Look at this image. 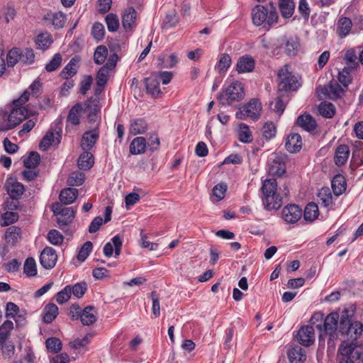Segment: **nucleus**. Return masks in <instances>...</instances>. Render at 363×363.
<instances>
[{"instance_id":"29","label":"nucleus","mask_w":363,"mask_h":363,"mask_svg":"<svg viewBox=\"0 0 363 363\" xmlns=\"http://www.w3.org/2000/svg\"><path fill=\"white\" fill-rule=\"evenodd\" d=\"M84 325H89L94 323L97 320V313L93 306H86L82 310L80 318Z\"/></svg>"},{"instance_id":"58","label":"nucleus","mask_w":363,"mask_h":363,"mask_svg":"<svg viewBox=\"0 0 363 363\" xmlns=\"http://www.w3.org/2000/svg\"><path fill=\"white\" fill-rule=\"evenodd\" d=\"M92 247L93 245L91 242L87 241L84 243L78 252L77 259L80 262H84L92 251Z\"/></svg>"},{"instance_id":"57","label":"nucleus","mask_w":363,"mask_h":363,"mask_svg":"<svg viewBox=\"0 0 363 363\" xmlns=\"http://www.w3.org/2000/svg\"><path fill=\"white\" fill-rule=\"evenodd\" d=\"M47 349L53 353L60 352L62 349V342L57 337H49L46 340Z\"/></svg>"},{"instance_id":"41","label":"nucleus","mask_w":363,"mask_h":363,"mask_svg":"<svg viewBox=\"0 0 363 363\" xmlns=\"http://www.w3.org/2000/svg\"><path fill=\"white\" fill-rule=\"evenodd\" d=\"M13 329V323L11 320H6L0 326V346L6 342L10 336L11 331Z\"/></svg>"},{"instance_id":"24","label":"nucleus","mask_w":363,"mask_h":363,"mask_svg":"<svg viewBox=\"0 0 363 363\" xmlns=\"http://www.w3.org/2000/svg\"><path fill=\"white\" fill-rule=\"evenodd\" d=\"M61 135L57 131H48L41 140L39 147L41 150H47L52 145H58Z\"/></svg>"},{"instance_id":"22","label":"nucleus","mask_w":363,"mask_h":363,"mask_svg":"<svg viewBox=\"0 0 363 363\" xmlns=\"http://www.w3.org/2000/svg\"><path fill=\"white\" fill-rule=\"evenodd\" d=\"M136 11L133 8L130 7L125 10L122 16V25L123 28L128 30H132L136 26Z\"/></svg>"},{"instance_id":"63","label":"nucleus","mask_w":363,"mask_h":363,"mask_svg":"<svg viewBox=\"0 0 363 363\" xmlns=\"http://www.w3.org/2000/svg\"><path fill=\"white\" fill-rule=\"evenodd\" d=\"M276 133L277 128L272 122H267L263 125L262 135L266 139H272L275 136Z\"/></svg>"},{"instance_id":"35","label":"nucleus","mask_w":363,"mask_h":363,"mask_svg":"<svg viewBox=\"0 0 363 363\" xmlns=\"http://www.w3.org/2000/svg\"><path fill=\"white\" fill-rule=\"evenodd\" d=\"M146 141L143 137H137L130 145V152L133 155H139L145 152L146 149Z\"/></svg>"},{"instance_id":"8","label":"nucleus","mask_w":363,"mask_h":363,"mask_svg":"<svg viewBox=\"0 0 363 363\" xmlns=\"http://www.w3.org/2000/svg\"><path fill=\"white\" fill-rule=\"evenodd\" d=\"M278 77L279 79V91H296L301 86L300 77L289 72L288 65H285L279 69Z\"/></svg>"},{"instance_id":"4","label":"nucleus","mask_w":363,"mask_h":363,"mask_svg":"<svg viewBox=\"0 0 363 363\" xmlns=\"http://www.w3.org/2000/svg\"><path fill=\"white\" fill-rule=\"evenodd\" d=\"M252 23L256 26H264L269 28L277 23L278 14L274 11H268V9L262 5H257L251 12Z\"/></svg>"},{"instance_id":"39","label":"nucleus","mask_w":363,"mask_h":363,"mask_svg":"<svg viewBox=\"0 0 363 363\" xmlns=\"http://www.w3.org/2000/svg\"><path fill=\"white\" fill-rule=\"evenodd\" d=\"M332 189L336 196L341 195L345 191V182L342 175H336L333 179Z\"/></svg>"},{"instance_id":"49","label":"nucleus","mask_w":363,"mask_h":363,"mask_svg":"<svg viewBox=\"0 0 363 363\" xmlns=\"http://www.w3.org/2000/svg\"><path fill=\"white\" fill-rule=\"evenodd\" d=\"M286 97L284 95L278 96L274 101L269 104L270 108L274 112L281 115L286 107V104L284 102V98Z\"/></svg>"},{"instance_id":"62","label":"nucleus","mask_w":363,"mask_h":363,"mask_svg":"<svg viewBox=\"0 0 363 363\" xmlns=\"http://www.w3.org/2000/svg\"><path fill=\"white\" fill-rule=\"evenodd\" d=\"M72 287L70 286H65L62 291H59L56 295V301L58 303L62 304L67 302L71 296Z\"/></svg>"},{"instance_id":"12","label":"nucleus","mask_w":363,"mask_h":363,"mask_svg":"<svg viewBox=\"0 0 363 363\" xmlns=\"http://www.w3.org/2000/svg\"><path fill=\"white\" fill-rule=\"evenodd\" d=\"M57 259L55 250L50 247H46L41 252L40 262L43 268L50 269L53 268Z\"/></svg>"},{"instance_id":"46","label":"nucleus","mask_w":363,"mask_h":363,"mask_svg":"<svg viewBox=\"0 0 363 363\" xmlns=\"http://www.w3.org/2000/svg\"><path fill=\"white\" fill-rule=\"evenodd\" d=\"M21 62V50L17 48H12L6 55V65L13 67L18 62Z\"/></svg>"},{"instance_id":"11","label":"nucleus","mask_w":363,"mask_h":363,"mask_svg":"<svg viewBox=\"0 0 363 363\" xmlns=\"http://www.w3.org/2000/svg\"><path fill=\"white\" fill-rule=\"evenodd\" d=\"M302 216L301 208L295 204L285 206L282 210V218L288 223H296Z\"/></svg>"},{"instance_id":"25","label":"nucleus","mask_w":363,"mask_h":363,"mask_svg":"<svg viewBox=\"0 0 363 363\" xmlns=\"http://www.w3.org/2000/svg\"><path fill=\"white\" fill-rule=\"evenodd\" d=\"M111 213L112 208L111 206H107L105 208L104 216L105 218H103L101 216H96L94 218L89 227V232L90 233H94L98 231L100 227L103 225V223H106L111 219Z\"/></svg>"},{"instance_id":"55","label":"nucleus","mask_w":363,"mask_h":363,"mask_svg":"<svg viewBox=\"0 0 363 363\" xmlns=\"http://www.w3.org/2000/svg\"><path fill=\"white\" fill-rule=\"evenodd\" d=\"M109 69L106 67H102L96 75V84L99 87L104 88L108 81Z\"/></svg>"},{"instance_id":"47","label":"nucleus","mask_w":363,"mask_h":363,"mask_svg":"<svg viewBox=\"0 0 363 363\" xmlns=\"http://www.w3.org/2000/svg\"><path fill=\"white\" fill-rule=\"evenodd\" d=\"M238 135L239 140L245 143H249L253 140V137L249 127L245 123L240 124Z\"/></svg>"},{"instance_id":"1","label":"nucleus","mask_w":363,"mask_h":363,"mask_svg":"<svg viewBox=\"0 0 363 363\" xmlns=\"http://www.w3.org/2000/svg\"><path fill=\"white\" fill-rule=\"evenodd\" d=\"M262 191L263 205L267 210H276L281 207L282 197L277 193V182L274 179L264 180Z\"/></svg>"},{"instance_id":"17","label":"nucleus","mask_w":363,"mask_h":363,"mask_svg":"<svg viewBox=\"0 0 363 363\" xmlns=\"http://www.w3.org/2000/svg\"><path fill=\"white\" fill-rule=\"evenodd\" d=\"M43 20L46 24H51L55 28L59 29L64 27L66 22V16L61 11L50 12L44 16Z\"/></svg>"},{"instance_id":"36","label":"nucleus","mask_w":363,"mask_h":363,"mask_svg":"<svg viewBox=\"0 0 363 363\" xmlns=\"http://www.w3.org/2000/svg\"><path fill=\"white\" fill-rule=\"evenodd\" d=\"M279 7L284 18H290L294 11L295 4L292 0H280Z\"/></svg>"},{"instance_id":"44","label":"nucleus","mask_w":363,"mask_h":363,"mask_svg":"<svg viewBox=\"0 0 363 363\" xmlns=\"http://www.w3.org/2000/svg\"><path fill=\"white\" fill-rule=\"evenodd\" d=\"M318 216V207L314 203H308L304 210L303 218L306 220L312 222L317 218Z\"/></svg>"},{"instance_id":"38","label":"nucleus","mask_w":363,"mask_h":363,"mask_svg":"<svg viewBox=\"0 0 363 363\" xmlns=\"http://www.w3.org/2000/svg\"><path fill=\"white\" fill-rule=\"evenodd\" d=\"M58 307L54 303H49L45 307L43 321L45 323H52L58 314Z\"/></svg>"},{"instance_id":"31","label":"nucleus","mask_w":363,"mask_h":363,"mask_svg":"<svg viewBox=\"0 0 363 363\" xmlns=\"http://www.w3.org/2000/svg\"><path fill=\"white\" fill-rule=\"evenodd\" d=\"M78 196V190L74 188H67L61 191L60 201L62 204L68 205L72 203Z\"/></svg>"},{"instance_id":"33","label":"nucleus","mask_w":363,"mask_h":363,"mask_svg":"<svg viewBox=\"0 0 363 363\" xmlns=\"http://www.w3.org/2000/svg\"><path fill=\"white\" fill-rule=\"evenodd\" d=\"M283 40V43L285 44V51L289 56H295L297 54L299 42L297 38L291 37L288 39L280 38Z\"/></svg>"},{"instance_id":"42","label":"nucleus","mask_w":363,"mask_h":363,"mask_svg":"<svg viewBox=\"0 0 363 363\" xmlns=\"http://www.w3.org/2000/svg\"><path fill=\"white\" fill-rule=\"evenodd\" d=\"M318 112L322 116L331 118L335 116V108L331 103L321 102L318 106Z\"/></svg>"},{"instance_id":"3","label":"nucleus","mask_w":363,"mask_h":363,"mask_svg":"<svg viewBox=\"0 0 363 363\" xmlns=\"http://www.w3.org/2000/svg\"><path fill=\"white\" fill-rule=\"evenodd\" d=\"M339 363H356L363 360V347L354 342L343 340L338 350Z\"/></svg>"},{"instance_id":"16","label":"nucleus","mask_w":363,"mask_h":363,"mask_svg":"<svg viewBox=\"0 0 363 363\" xmlns=\"http://www.w3.org/2000/svg\"><path fill=\"white\" fill-rule=\"evenodd\" d=\"M122 244L123 236L119 234L115 235L111 239V242H107L104 247V253L105 256L110 257L112 256L113 250L116 256H118L121 254Z\"/></svg>"},{"instance_id":"28","label":"nucleus","mask_w":363,"mask_h":363,"mask_svg":"<svg viewBox=\"0 0 363 363\" xmlns=\"http://www.w3.org/2000/svg\"><path fill=\"white\" fill-rule=\"evenodd\" d=\"M352 23L350 18L341 16L337 23V34L341 38L346 37L350 32Z\"/></svg>"},{"instance_id":"9","label":"nucleus","mask_w":363,"mask_h":363,"mask_svg":"<svg viewBox=\"0 0 363 363\" xmlns=\"http://www.w3.org/2000/svg\"><path fill=\"white\" fill-rule=\"evenodd\" d=\"M286 156L281 152L272 153L267 161L268 172L273 176L280 177L286 172Z\"/></svg>"},{"instance_id":"13","label":"nucleus","mask_w":363,"mask_h":363,"mask_svg":"<svg viewBox=\"0 0 363 363\" xmlns=\"http://www.w3.org/2000/svg\"><path fill=\"white\" fill-rule=\"evenodd\" d=\"M296 338L298 342L306 347L312 345L315 341V333L313 326L304 325L298 331Z\"/></svg>"},{"instance_id":"34","label":"nucleus","mask_w":363,"mask_h":363,"mask_svg":"<svg viewBox=\"0 0 363 363\" xmlns=\"http://www.w3.org/2000/svg\"><path fill=\"white\" fill-rule=\"evenodd\" d=\"M94 157L93 155L84 150V152L81 154L78 159V167L81 169L87 170L89 169L94 164Z\"/></svg>"},{"instance_id":"60","label":"nucleus","mask_w":363,"mask_h":363,"mask_svg":"<svg viewBox=\"0 0 363 363\" xmlns=\"http://www.w3.org/2000/svg\"><path fill=\"white\" fill-rule=\"evenodd\" d=\"M353 69H350V67H345L344 69L339 72L338 79L345 87H347L352 82L350 72Z\"/></svg>"},{"instance_id":"2","label":"nucleus","mask_w":363,"mask_h":363,"mask_svg":"<svg viewBox=\"0 0 363 363\" xmlns=\"http://www.w3.org/2000/svg\"><path fill=\"white\" fill-rule=\"evenodd\" d=\"M339 320V314L336 312H332L323 319V324H318L316 328L320 331L319 340L328 336V345L329 347H334L335 341L338 337L337 323Z\"/></svg>"},{"instance_id":"20","label":"nucleus","mask_w":363,"mask_h":363,"mask_svg":"<svg viewBox=\"0 0 363 363\" xmlns=\"http://www.w3.org/2000/svg\"><path fill=\"white\" fill-rule=\"evenodd\" d=\"M81 57L75 55L68 62V64L63 68L60 72V77L62 79H68L75 75L77 72Z\"/></svg>"},{"instance_id":"48","label":"nucleus","mask_w":363,"mask_h":363,"mask_svg":"<svg viewBox=\"0 0 363 363\" xmlns=\"http://www.w3.org/2000/svg\"><path fill=\"white\" fill-rule=\"evenodd\" d=\"M147 130V123L143 119H136L130 124V131L133 135L142 134Z\"/></svg>"},{"instance_id":"64","label":"nucleus","mask_w":363,"mask_h":363,"mask_svg":"<svg viewBox=\"0 0 363 363\" xmlns=\"http://www.w3.org/2000/svg\"><path fill=\"white\" fill-rule=\"evenodd\" d=\"M18 219V215L15 212L7 211L1 215V223L2 226L9 225Z\"/></svg>"},{"instance_id":"27","label":"nucleus","mask_w":363,"mask_h":363,"mask_svg":"<svg viewBox=\"0 0 363 363\" xmlns=\"http://www.w3.org/2000/svg\"><path fill=\"white\" fill-rule=\"evenodd\" d=\"M74 216L75 212L72 208H65L64 213L59 215L57 219L60 228L65 230L67 226L72 222Z\"/></svg>"},{"instance_id":"45","label":"nucleus","mask_w":363,"mask_h":363,"mask_svg":"<svg viewBox=\"0 0 363 363\" xmlns=\"http://www.w3.org/2000/svg\"><path fill=\"white\" fill-rule=\"evenodd\" d=\"M82 111V108L79 104L74 105L69 112L67 121L73 125H78L79 123V117Z\"/></svg>"},{"instance_id":"6","label":"nucleus","mask_w":363,"mask_h":363,"mask_svg":"<svg viewBox=\"0 0 363 363\" xmlns=\"http://www.w3.org/2000/svg\"><path fill=\"white\" fill-rule=\"evenodd\" d=\"M362 331L363 325L360 322H352L347 314L341 317L339 333L347 336V341L354 342L362 335Z\"/></svg>"},{"instance_id":"54","label":"nucleus","mask_w":363,"mask_h":363,"mask_svg":"<svg viewBox=\"0 0 363 363\" xmlns=\"http://www.w3.org/2000/svg\"><path fill=\"white\" fill-rule=\"evenodd\" d=\"M40 155L36 152H32L29 156L24 160L23 164L27 169L35 168L40 162Z\"/></svg>"},{"instance_id":"30","label":"nucleus","mask_w":363,"mask_h":363,"mask_svg":"<svg viewBox=\"0 0 363 363\" xmlns=\"http://www.w3.org/2000/svg\"><path fill=\"white\" fill-rule=\"evenodd\" d=\"M350 155V148L346 145L337 146L335 152L334 160L337 166L343 165L347 160Z\"/></svg>"},{"instance_id":"10","label":"nucleus","mask_w":363,"mask_h":363,"mask_svg":"<svg viewBox=\"0 0 363 363\" xmlns=\"http://www.w3.org/2000/svg\"><path fill=\"white\" fill-rule=\"evenodd\" d=\"M262 111V104L258 99H251L245 106L236 113V117L239 119H257Z\"/></svg>"},{"instance_id":"59","label":"nucleus","mask_w":363,"mask_h":363,"mask_svg":"<svg viewBox=\"0 0 363 363\" xmlns=\"http://www.w3.org/2000/svg\"><path fill=\"white\" fill-rule=\"evenodd\" d=\"M106 23L107 25L108 30L110 32H115L118 29L119 20L116 14H108L106 17Z\"/></svg>"},{"instance_id":"23","label":"nucleus","mask_w":363,"mask_h":363,"mask_svg":"<svg viewBox=\"0 0 363 363\" xmlns=\"http://www.w3.org/2000/svg\"><path fill=\"white\" fill-rule=\"evenodd\" d=\"M302 145L301 137L298 133H290L286 138L285 147L291 153L299 152Z\"/></svg>"},{"instance_id":"15","label":"nucleus","mask_w":363,"mask_h":363,"mask_svg":"<svg viewBox=\"0 0 363 363\" xmlns=\"http://www.w3.org/2000/svg\"><path fill=\"white\" fill-rule=\"evenodd\" d=\"M5 188L12 199H18L23 195L24 186L13 178H9L5 184Z\"/></svg>"},{"instance_id":"56","label":"nucleus","mask_w":363,"mask_h":363,"mask_svg":"<svg viewBox=\"0 0 363 363\" xmlns=\"http://www.w3.org/2000/svg\"><path fill=\"white\" fill-rule=\"evenodd\" d=\"M24 272L28 277H34L37 274L36 263L33 257H28L24 263Z\"/></svg>"},{"instance_id":"19","label":"nucleus","mask_w":363,"mask_h":363,"mask_svg":"<svg viewBox=\"0 0 363 363\" xmlns=\"http://www.w3.org/2000/svg\"><path fill=\"white\" fill-rule=\"evenodd\" d=\"M99 138V133L97 129L86 131L82 138V148L89 152L94 146Z\"/></svg>"},{"instance_id":"52","label":"nucleus","mask_w":363,"mask_h":363,"mask_svg":"<svg viewBox=\"0 0 363 363\" xmlns=\"http://www.w3.org/2000/svg\"><path fill=\"white\" fill-rule=\"evenodd\" d=\"M84 179L85 175L83 172H74L69 175L67 179V184L72 186H80L83 184Z\"/></svg>"},{"instance_id":"14","label":"nucleus","mask_w":363,"mask_h":363,"mask_svg":"<svg viewBox=\"0 0 363 363\" xmlns=\"http://www.w3.org/2000/svg\"><path fill=\"white\" fill-rule=\"evenodd\" d=\"M283 41L279 38L269 37L265 35L260 37L262 47L267 50H271L273 55L279 53V50L283 45Z\"/></svg>"},{"instance_id":"43","label":"nucleus","mask_w":363,"mask_h":363,"mask_svg":"<svg viewBox=\"0 0 363 363\" xmlns=\"http://www.w3.org/2000/svg\"><path fill=\"white\" fill-rule=\"evenodd\" d=\"M52 42V35L48 33L39 34L35 40L37 47L42 50L48 49Z\"/></svg>"},{"instance_id":"61","label":"nucleus","mask_w":363,"mask_h":363,"mask_svg":"<svg viewBox=\"0 0 363 363\" xmlns=\"http://www.w3.org/2000/svg\"><path fill=\"white\" fill-rule=\"evenodd\" d=\"M62 61V55L60 53H56L50 60V62L45 65L46 71L51 72L56 70L60 66Z\"/></svg>"},{"instance_id":"18","label":"nucleus","mask_w":363,"mask_h":363,"mask_svg":"<svg viewBox=\"0 0 363 363\" xmlns=\"http://www.w3.org/2000/svg\"><path fill=\"white\" fill-rule=\"evenodd\" d=\"M255 66L254 59L249 55L240 57L236 63L235 69L239 73L251 72Z\"/></svg>"},{"instance_id":"51","label":"nucleus","mask_w":363,"mask_h":363,"mask_svg":"<svg viewBox=\"0 0 363 363\" xmlns=\"http://www.w3.org/2000/svg\"><path fill=\"white\" fill-rule=\"evenodd\" d=\"M357 59V55L354 50H347L345 55L346 67H350V69H355L359 66Z\"/></svg>"},{"instance_id":"37","label":"nucleus","mask_w":363,"mask_h":363,"mask_svg":"<svg viewBox=\"0 0 363 363\" xmlns=\"http://www.w3.org/2000/svg\"><path fill=\"white\" fill-rule=\"evenodd\" d=\"M288 357L291 363H302L306 359L304 350L299 346L291 349L288 352Z\"/></svg>"},{"instance_id":"21","label":"nucleus","mask_w":363,"mask_h":363,"mask_svg":"<svg viewBox=\"0 0 363 363\" xmlns=\"http://www.w3.org/2000/svg\"><path fill=\"white\" fill-rule=\"evenodd\" d=\"M321 93L328 98L335 100L341 96L343 89L336 81H330L327 86L321 88Z\"/></svg>"},{"instance_id":"7","label":"nucleus","mask_w":363,"mask_h":363,"mask_svg":"<svg viewBox=\"0 0 363 363\" xmlns=\"http://www.w3.org/2000/svg\"><path fill=\"white\" fill-rule=\"evenodd\" d=\"M28 115V110L24 106H15L9 113H3V118L7 119V123H0V132L13 129L18 125Z\"/></svg>"},{"instance_id":"53","label":"nucleus","mask_w":363,"mask_h":363,"mask_svg":"<svg viewBox=\"0 0 363 363\" xmlns=\"http://www.w3.org/2000/svg\"><path fill=\"white\" fill-rule=\"evenodd\" d=\"M231 64V57L228 54H223L216 66V69L218 72H226Z\"/></svg>"},{"instance_id":"5","label":"nucleus","mask_w":363,"mask_h":363,"mask_svg":"<svg viewBox=\"0 0 363 363\" xmlns=\"http://www.w3.org/2000/svg\"><path fill=\"white\" fill-rule=\"evenodd\" d=\"M245 96L244 87L241 82H232L224 91L218 96L219 103L222 106H230L235 101H241Z\"/></svg>"},{"instance_id":"32","label":"nucleus","mask_w":363,"mask_h":363,"mask_svg":"<svg viewBox=\"0 0 363 363\" xmlns=\"http://www.w3.org/2000/svg\"><path fill=\"white\" fill-rule=\"evenodd\" d=\"M145 84L147 92L152 96L157 97L161 94L160 82L156 77L152 76L145 78Z\"/></svg>"},{"instance_id":"26","label":"nucleus","mask_w":363,"mask_h":363,"mask_svg":"<svg viewBox=\"0 0 363 363\" xmlns=\"http://www.w3.org/2000/svg\"><path fill=\"white\" fill-rule=\"evenodd\" d=\"M296 124L308 132L313 131L317 126L315 120L309 114L299 116L296 120Z\"/></svg>"},{"instance_id":"40","label":"nucleus","mask_w":363,"mask_h":363,"mask_svg":"<svg viewBox=\"0 0 363 363\" xmlns=\"http://www.w3.org/2000/svg\"><path fill=\"white\" fill-rule=\"evenodd\" d=\"M21 230L16 226H10L5 234V240L9 243L14 244L21 238Z\"/></svg>"},{"instance_id":"50","label":"nucleus","mask_w":363,"mask_h":363,"mask_svg":"<svg viewBox=\"0 0 363 363\" xmlns=\"http://www.w3.org/2000/svg\"><path fill=\"white\" fill-rule=\"evenodd\" d=\"M108 50L104 45H99L96 48L94 55V60L96 64L101 65L104 62L105 60L107 57Z\"/></svg>"}]
</instances>
